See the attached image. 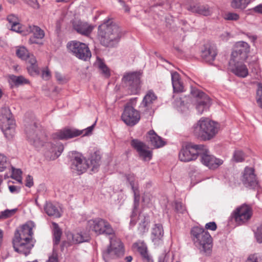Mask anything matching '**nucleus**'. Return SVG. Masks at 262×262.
Returning a JSON list of instances; mask_svg holds the SVG:
<instances>
[{
    "label": "nucleus",
    "mask_w": 262,
    "mask_h": 262,
    "mask_svg": "<svg viewBox=\"0 0 262 262\" xmlns=\"http://www.w3.org/2000/svg\"><path fill=\"white\" fill-rule=\"evenodd\" d=\"M25 132L28 141L36 148L45 146V155L50 160L57 158L63 150L62 145H56L51 142H47L46 135L38 128L35 121H32L30 123L26 121Z\"/></svg>",
    "instance_id": "obj_1"
},
{
    "label": "nucleus",
    "mask_w": 262,
    "mask_h": 262,
    "mask_svg": "<svg viewBox=\"0 0 262 262\" xmlns=\"http://www.w3.org/2000/svg\"><path fill=\"white\" fill-rule=\"evenodd\" d=\"M98 35L101 45L113 47L119 41L121 31L117 24L108 19L98 27Z\"/></svg>",
    "instance_id": "obj_2"
},
{
    "label": "nucleus",
    "mask_w": 262,
    "mask_h": 262,
    "mask_svg": "<svg viewBox=\"0 0 262 262\" xmlns=\"http://www.w3.org/2000/svg\"><path fill=\"white\" fill-rule=\"evenodd\" d=\"M219 129L217 123L204 118H201L192 128L193 135L204 141L213 138L218 133Z\"/></svg>",
    "instance_id": "obj_3"
},
{
    "label": "nucleus",
    "mask_w": 262,
    "mask_h": 262,
    "mask_svg": "<svg viewBox=\"0 0 262 262\" xmlns=\"http://www.w3.org/2000/svg\"><path fill=\"white\" fill-rule=\"evenodd\" d=\"M191 238L200 252L209 255L212 251V239L209 233L203 228L195 226L190 231Z\"/></svg>",
    "instance_id": "obj_4"
},
{
    "label": "nucleus",
    "mask_w": 262,
    "mask_h": 262,
    "mask_svg": "<svg viewBox=\"0 0 262 262\" xmlns=\"http://www.w3.org/2000/svg\"><path fill=\"white\" fill-rule=\"evenodd\" d=\"M1 116L3 123L2 129L5 137L10 140L14 136L15 121L8 107L5 106L1 109Z\"/></svg>",
    "instance_id": "obj_5"
},
{
    "label": "nucleus",
    "mask_w": 262,
    "mask_h": 262,
    "mask_svg": "<svg viewBox=\"0 0 262 262\" xmlns=\"http://www.w3.org/2000/svg\"><path fill=\"white\" fill-rule=\"evenodd\" d=\"M123 244L119 238L112 237L110 238V244L107 248L102 252L103 259L108 261L111 259L122 256L124 254Z\"/></svg>",
    "instance_id": "obj_6"
},
{
    "label": "nucleus",
    "mask_w": 262,
    "mask_h": 262,
    "mask_svg": "<svg viewBox=\"0 0 262 262\" xmlns=\"http://www.w3.org/2000/svg\"><path fill=\"white\" fill-rule=\"evenodd\" d=\"M87 227L97 235H112L114 230L111 224L105 220L97 217L88 221Z\"/></svg>",
    "instance_id": "obj_7"
},
{
    "label": "nucleus",
    "mask_w": 262,
    "mask_h": 262,
    "mask_svg": "<svg viewBox=\"0 0 262 262\" xmlns=\"http://www.w3.org/2000/svg\"><path fill=\"white\" fill-rule=\"evenodd\" d=\"M67 48L75 56L83 61H88L91 57V52L84 43L73 40L67 43Z\"/></svg>",
    "instance_id": "obj_8"
},
{
    "label": "nucleus",
    "mask_w": 262,
    "mask_h": 262,
    "mask_svg": "<svg viewBox=\"0 0 262 262\" xmlns=\"http://www.w3.org/2000/svg\"><path fill=\"white\" fill-rule=\"evenodd\" d=\"M141 76L140 72L127 73L124 75L122 81L131 94H136L140 90Z\"/></svg>",
    "instance_id": "obj_9"
},
{
    "label": "nucleus",
    "mask_w": 262,
    "mask_h": 262,
    "mask_svg": "<svg viewBox=\"0 0 262 262\" xmlns=\"http://www.w3.org/2000/svg\"><path fill=\"white\" fill-rule=\"evenodd\" d=\"M202 144H194L192 143L187 144L183 147L179 152V157L183 162H189L196 159L200 156Z\"/></svg>",
    "instance_id": "obj_10"
},
{
    "label": "nucleus",
    "mask_w": 262,
    "mask_h": 262,
    "mask_svg": "<svg viewBox=\"0 0 262 262\" xmlns=\"http://www.w3.org/2000/svg\"><path fill=\"white\" fill-rule=\"evenodd\" d=\"M249 52L250 46L248 43L243 41L236 42L229 63L232 64L233 62L245 61L248 57Z\"/></svg>",
    "instance_id": "obj_11"
},
{
    "label": "nucleus",
    "mask_w": 262,
    "mask_h": 262,
    "mask_svg": "<svg viewBox=\"0 0 262 262\" xmlns=\"http://www.w3.org/2000/svg\"><path fill=\"white\" fill-rule=\"evenodd\" d=\"M96 121L91 126L85 129L79 130L76 128H65L57 133V136L60 140H68L83 134V136H88L91 134Z\"/></svg>",
    "instance_id": "obj_12"
},
{
    "label": "nucleus",
    "mask_w": 262,
    "mask_h": 262,
    "mask_svg": "<svg viewBox=\"0 0 262 262\" xmlns=\"http://www.w3.org/2000/svg\"><path fill=\"white\" fill-rule=\"evenodd\" d=\"M191 94L196 98V109L200 114L207 111L211 105V100L205 93L195 88H192Z\"/></svg>",
    "instance_id": "obj_13"
},
{
    "label": "nucleus",
    "mask_w": 262,
    "mask_h": 262,
    "mask_svg": "<svg viewBox=\"0 0 262 262\" xmlns=\"http://www.w3.org/2000/svg\"><path fill=\"white\" fill-rule=\"evenodd\" d=\"M200 156L201 162L211 169L217 168L223 163L222 160L216 158L214 156L211 155L209 150L204 145H203Z\"/></svg>",
    "instance_id": "obj_14"
},
{
    "label": "nucleus",
    "mask_w": 262,
    "mask_h": 262,
    "mask_svg": "<svg viewBox=\"0 0 262 262\" xmlns=\"http://www.w3.org/2000/svg\"><path fill=\"white\" fill-rule=\"evenodd\" d=\"M252 209L251 206L244 204L237 207L233 213V217L238 224H243L251 217Z\"/></svg>",
    "instance_id": "obj_15"
},
{
    "label": "nucleus",
    "mask_w": 262,
    "mask_h": 262,
    "mask_svg": "<svg viewBox=\"0 0 262 262\" xmlns=\"http://www.w3.org/2000/svg\"><path fill=\"white\" fill-rule=\"evenodd\" d=\"M122 121L127 125L133 126L136 124L140 119L138 111L131 106H126L122 114Z\"/></svg>",
    "instance_id": "obj_16"
},
{
    "label": "nucleus",
    "mask_w": 262,
    "mask_h": 262,
    "mask_svg": "<svg viewBox=\"0 0 262 262\" xmlns=\"http://www.w3.org/2000/svg\"><path fill=\"white\" fill-rule=\"evenodd\" d=\"M71 168L74 172L81 174L85 171L90 166L89 161L85 160L83 157L76 154L71 159Z\"/></svg>",
    "instance_id": "obj_17"
},
{
    "label": "nucleus",
    "mask_w": 262,
    "mask_h": 262,
    "mask_svg": "<svg viewBox=\"0 0 262 262\" xmlns=\"http://www.w3.org/2000/svg\"><path fill=\"white\" fill-rule=\"evenodd\" d=\"M35 227V224L32 221L27 222L25 224L20 227L19 229L15 231L14 239H20L21 240H32L33 234L32 229Z\"/></svg>",
    "instance_id": "obj_18"
},
{
    "label": "nucleus",
    "mask_w": 262,
    "mask_h": 262,
    "mask_svg": "<svg viewBox=\"0 0 262 262\" xmlns=\"http://www.w3.org/2000/svg\"><path fill=\"white\" fill-rule=\"evenodd\" d=\"M13 246L14 250L17 253L28 255L34 246L32 240H21L20 239H13Z\"/></svg>",
    "instance_id": "obj_19"
},
{
    "label": "nucleus",
    "mask_w": 262,
    "mask_h": 262,
    "mask_svg": "<svg viewBox=\"0 0 262 262\" xmlns=\"http://www.w3.org/2000/svg\"><path fill=\"white\" fill-rule=\"evenodd\" d=\"M242 181L246 187L255 189L258 187L253 168H245Z\"/></svg>",
    "instance_id": "obj_20"
},
{
    "label": "nucleus",
    "mask_w": 262,
    "mask_h": 262,
    "mask_svg": "<svg viewBox=\"0 0 262 262\" xmlns=\"http://www.w3.org/2000/svg\"><path fill=\"white\" fill-rule=\"evenodd\" d=\"M157 97L152 90H149L143 98L141 103V108L142 110L146 111L149 115H151L154 113V108L152 107V104L157 101Z\"/></svg>",
    "instance_id": "obj_21"
},
{
    "label": "nucleus",
    "mask_w": 262,
    "mask_h": 262,
    "mask_svg": "<svg viewBox=\"0 0 262 262\" xmlns=\"http://www.w3.org/2000/svg\"><path fill=\"white\" fill-rule=\"evenodd\" d=\"M217 54L216 47L214 45L207 43L202 51L201 56L205 62L212 64Z\"/></svg>",
    "instance_id": "obj_22"
},
{
    "label": "nucleus",
    "mask_w": 262,
    "mask_h": 262,
    "mask_svg": "<svg viewBox=\"0 0 262 262\" xmlns=\"http://www.w3.org/2000/svg\"><path fill=\"white\" fill-rule=\"evenodd\" d=\"M133 247L139 253L143 262H153L151 256L148 253L147 246L143 242L138 241L134 243Z\"/></svg>",
    "instance_id": "obj_23"
},
{
    "label": "nucleus",
    "mask_w": 262,
    "mask_h": 262,
    "mask_svg": "<svg viewBox=\"0 0 262 262\" xmlns=\"http://www.w3.org/2000/svg\"><path fill=\"white\" fill-rule=\"evenodd\" d=\"M73 27L77 33L85 36L90 34L93 29V26L80 20H74Z\"/></svg>",
    "instance_id": "obj_24"
},
{
    "label": "nucleus",
    "mask_w": 262,
    "mask_h": 262,
    "mask_svg": "<svg viewBox=\"0 0 262 262\" xmlns=\"http://www.w3.org/2000/svg\"><path fill=\"white\" fill-rule=\"evenodd\" d=\"M164 235L163 226L160 223L155 224L151 229L150 238L155 245H159Z\"/></svg>",
    "instance_id": "obj_25"
},
{
    "label": "nucleus",
    "mask_w": 262,
    "mask_h": 262,
    "mask_svg": "<svg viewBox=\"0 0 262 262\" xmlns=\"http://www.w3.org/2000/svg\"><path fill=\"white\" fill-rule=\"evenodd\" d=\"M27 32V33H32L33 34V36L29 40V42L30 44H39L38 40L42 39L45 36L44 31L37 26H30L29 30Z\"/></svg>",
    "instance_id": "obj_26"
},
{
    "label": "nucleus",
    "mask_w": 262,
    "mask_h": 262,
    "mask_svg": "<svg viewBox=\"0 0 262 262\" xmlns=\"http://www.w3.org/2000/svg\"><path fill=\"white\" fill-rule=\"evenodd\" d=\"M243 61L233 62L229 64L231 68V71L237 76L240 77H246L248 74V70Z\"/></svg>",
    "instance_id": "obj_27"
},
{
    "label": "nucleus",
    "mask_w": 262,
    "mask_h": 262,
    "mask_svg": "<svg viewBox=\"0 0 262 262\" xmlns=\"http://www.w3.org/2000/svg\"><path fill=\"white\" fill-rule=\"evenodd\" d=\"M6 169L10 171L11 170V177L13 179L21 176L22 171L20 169H15L11 166L10 162L7 160V157L1 154V171Z\"/></svg>",
    "instance_id": "obj_28"
},
{
    "label": "nucleus",
    "mask_w": 262,
    "mask_h": 262,
    "mask_svg": "<svg viewBox=\"0 0 262 262\" xmlns=\"http://www.w3.org/2000/svg\"><path fill=\"white\" fill-rule=\"evenodd\" d=\"M147 138L151 145L154 148H160L165 145V142L160 136H158L153 130H150L148 132Z\"/></svg>",
    "instance_id": "obj_29"
},
{
    "label": "nucleus",
    "mask_w": 262,
    "mask_h": 262,
    "mask_svg": "<svg viewBox=\"0 0 262 262\" xmlns=\"http://www.w3.org/2000/svg\"><path fill=\"white\" fill-rule=\"evenodd\" d=\"M67 236L68 239L75 244L88 242L90 239L89 235L86 233L82 232L70 233Z\"/></svg>",
    "instance_id": "obj_30"
},
{
    "label": "nucleus",
    "mask_w": 262,
    "mask_h": 262,
    "mask_svg": "<svg viewBox=\"0 0 262 262\" xmlns=\"http://www.w3.org/2000/svg\"><path fill=\"white\" fill-rule=\"evenodd\" d=\"M171 81L174 92H182L183 91L184 86L181 81L180 75L177 72H171Z\"/></svg>",
    "instance_id": "obj_31"
},
{
    "label": "nucleus",
    "mask_w": 262,
    "mask_h": 262,
    "mask_svg": "<svg viewBox=\"0 0 262 262\" xmlns=\"http://www.w3.org/2000/svg\"><path fill=\"white\" fill-rule=\"evenodd\" d=\"M188 10L193 13H198L204 16H209L212 13L210 8L207 5H197L190 6Z\"/></svg>",
    "instance_id": "obj_32"
},
{
    "label": "nucleus",
    "mask_w": 262,
    "mask_h": 262,
    "mask_svg": "<svg viewBox=\"0 0 262 262\" xmlns=\"http://www.w3.org/2000/svg\"><path fill=\"white\" fill-rule=\"evenodd\" d=\"M30 65L27 66V69L29 74L32 76L39 74V70L37 64V61L34 56H31V58L27 61Z\"/></svg>",
    "instance_id": "obj_33"
},
{
    "label": "nucleus",
    "mask_w": 262,
    "mask_h": 262,
    "mask_svg": "<svg viewBox=\"0 0 262 262\" xmlns=\"http://www.w3.org/2000/svg\"><path fill=\"white\" fill-rule=\"evenodd\" d=\"M46 213L50 216L59 217L61 216L59 210L57 206L51 202H47L44 206Z\"/></svg>",
    "instance_id": "obj_34"
},
{
    "label": "nucleus",
    "mask_w": 262,
    "mask_h": 262,
    "mask_svg": "<svg viewBox=\"0 0 262 262\" xmlns=\"http://www.w3.org/2000/svg\"><path fill=\"white\" fill-rule=\"evenodd\" d=\"M100 156L96 152H94L87 160L89 161V163L90 164L89 168H91L92 171H95V170H97L100 165Z\"/></svg>",
    "instance_id": "obj_35"
},
{
    "label": "nucleus",
    "mask_w": 262,
    "mask_h": 262,
    "mask_svg": "<svg viewBox=\"0 0 262 262\" xmlns=\"http://www.w3.org/2000/svg\"><path fill=\"white\" fill-rule=\"evenodd\" d=\"M16 54L18 57L26 61L30 59L31 56H34L30 54L28 50L23 46L19 47L16 49Z\"/></svg>",
    "instance_id": "obj_36"
},
{
    "label": "nucleus",
    "mask_w": 262,
    "mask_h": 262,
    "mask_svg": "<svg viewBox=\"0 0 262 262\" xmlns=\"http://www.w3.org/2000/svg\"><path fill=\"white\" fill-rule=\"evenodd\" d=\"M251 0H231V6L234 9H244Z\"/></svg>",
    "instance_id": "obj_37"
},
{
    "label": "nucleus",
    "mask_w": 262,
    "mask_h": 262,
    "mask_svg": "<svg viewBox=\"0 0 262 262\" xmlns=\"http://www.w3.org/2000/svg\"><path fill=\"white\" fill-rule=\"evenodd\" d=\"M130 145L136 150L138 154L144 149L148 148V145L138 139H133L130 142Z\"/></svg>",
    "instance_id": "obj_38"
},
{
    "label": "nucleus",
    "mask_w": 262,
    "mask_h": 262,
    "mask_svg": "<svg viewBox=\"0 0 262 262\" xmlns=\"http://www.w3.org/2000/svg\"><path fill=\"white\" fill-rule=\"evenodd\" d=\"M149 223V220L148 217L144 216L140 222L138 228L140 234H143L148 231Z\"/></svg>",
    "instance_id": "obj_39"
},
{
    "label": "nucleus",
    "mask_w": 262,
    "mask_h": 262,
    "mask_svg": "<svg viewBox=\"0 0 262 262\" xmlns=\"http://www.w3.org/2000/svg\"><path fill=\"white\" fill-rule=\"evenodd\" d=\"M53 236H54V245H58L62 234V231L59 228L58 225L57 223H53Z\"/></svg>",
    "instance_id": "obj_40"
},
{
    "label": "nucleus",
    "mask_w": 262,
    "mask_h": 262,
    "mask_svg": "<svg viewBox=\"0 0 262 262\" xmlns=\"http://www.w3.org/2000/svg\"><path fill=\"white\" fill-rule=\"evenodd\" d=\"M97 65L98 68L101 71V74L106 78H108L110 76V71L106 64L103 61L100 59H97Z\"/></svg>",
    "instance_id": "obj_41"
},
{
    "label": "nucleus",
    "mask_w": 262,
    "mask_h": 262,
    "mask_svg": "<svg viewBox=\"0 0 262 262\" xmlns=\"http://www.w3.org/2000/svg\"><path fill=\"white\" fill-rule=\"evenodd\" d=\"M10 80L16 86H19L24 84L29 83V81L23 76L11 75L10 77Z\"/></svg>",
    "instance_id": "obj_42"
},
{
    "label": "nucleus",
    "mask_w": 262,
    "mask_h": 262,
    "mask_svg": "<svg viewBox=\"0 0 262 262\" xmlns=\"http://www.w3.org/2000/svg\"><path fill=\"white\" fill-rule=\"evenodd\" d=\"M139 157L144 161H149L151 159L152 152L149 149V147L142 150L138 154Z\"/></svg>",
    "instance_id": "obj_43"
},
{
    "label": "nucleus",
    "mask_w": 262,
    "mask_h": 262,
    "mask_svg": "<svg viewBox=\"0 0 262 262\" xmlns=\"http://www.w3.org/2000/svg\"><path fill=\"white\" fill-rule=\"evenodd\" d=\"M256 101L258 106L262 109V83H261L257 84Z\"/></svg>",
    "instance_id": "obj_44"
},
{
    "label": "nucleus",
    "mask_w": 262,
    "mask_h": 262,
    "mask_svg": "<svg viewBox=\"0 0 262 262\" xmlns=\"http://www.w3.org/2000/svg\"><path fill=\"white\" fill-rule=\"evenodd\" d=\"M245 158V155L243 152V151L241 150H236L234 151L233 156V160L236 162H243Z\"/></svg>",
    "instance_id": "obj_45"
},
{
    "label": "nucleus",
    "mask_w": 262,
    "mask_h": 262,
    "mask_svg": "<svg viewBox=\"0 0 262 262\" xmlns=\"http://www.w3.org/2000/svg\"><path fill=\"white\" fill-rule=\"evenodd\" d=\"M134 192V210H136L139 206V203L140 200V191L139 190V189H135L133 190Z\"/></svg>",
    "instance_id": "obj_46"
},
{
    "label": "nucleus",
    "mask_w": 262,
    "mask_h": 262,
    "mask_svg": "<svg viewBox=\"0 0 262 262\" xmlns=\"http://www.w3.org/2000/svg\"><path fill=\"white\" fill-rule=\"evenodd\" d=\"M246 262H262V256L258 253L251 254L248 257Z\"/></svg>",
    "instance_id": "obj_47"
},
{
    "label": "nucleus",
    "mask_w": 262,
    "mask_h": 262,
    "mask_svg": "<svg viewBox=\"0 0 262 262\" xmlns=\"http://www.w3.org/2000/svg\"><path fill=\"white\" fill-rule=\"evenodd\" d=\"M224 18L227 20L237 21L239 19V15L236 13L227 12L224 14Z\"/></svg>",
    "instance_id": "obj_48"
},
{
    "label": "nucleus",
    "mask_w": 262,
    "mask_h": 262,
    "mask_svg": "<svg viewBox=\"0 0 262 262\" xmlns=\"http://www.w3.org/2000/svg\"><path fill=\"white\" fill-rule=\"evenodd\" d=\"M17 209H6L1 211V219H7L12 216L17 211Z\"/></svg>",
    "instance_id": "obj_49"
},
{
    "label": "nucleus",
    "mask_w": 262,
    "mask_h": 262,
    "mask_svg": "<svg viewBox=\"0 0 262 262\" xmlns=\"http://www.w3.org/2000/svg\"><path fill=\"white\" fill-rule=\"evenodd\" d=\"M11 30L21 34L23 35H26L27 33L23 29V27L19 23L11 25Z\"/></svg>",
    "instance_id": "obj_50"
},
{
    "label": "nucleus",
    "mask_w": 262,
    "mask_h": 262,
    "mask_svg": "<svg viewBox=\"0 0 262 262\" xmlns=\"http://www.w3.org/2000/svg\"><path fill=\"white\" fill-rule=\"evenodd\" d=\"M255 236L258 243H262V223L257 228Z\"/></svg>",
    "instance_id": "obj_51"
},
{
    "label": "nucleus",
    "mask_w": 262,
    "mask_h": 262,
    "mask_svg": "<svg viewBox=\"0 0 262 262\" xmlns=\"http://www.w3.org/2000/svg\"><path fill=\"white\" fill-rule=\"evenodd\" d=\"M126 179L128 182L129 183L130 185L131 186L132 190L138 189V187L135 185V179L133 174L127 175L126 176Z\"/></svg>",
    "instance_id": "obj_52"
},
{
    "label": "nucleus",
    "mask_w": 262,
    "mask_h": 262,
    "mask_svg": "<svg viewBox=\"0 0 262 262\" xmlns=\"http://www.w3.org/2000/svg\"><path fill=\"white\" fill-rule=\"evenodd\" d=\"M7 19L11 25L19 22L18 18L14 14L9 15L7 17Z\"/></svg>",
    "instance_id": "obj_53"
},
{
    "label": "nucleus",
    "mask_w": 262,
    "mask_h": 262,
    "mask_svg": "<svg viewBox=\"0 0 262 262\" xmlns=\"http://www.w3.org/2000/svg\"><path fill=\"white\" fill-rule=\"evenodd\" d=\"M55 77L58 83L64 84L67 82V79L59 73H56Z\"/></svg>",
    "instance_id": "obj_54"
},
{
    "label": "nucleus",
    "mask_w": 262,
    "mask_h": 262,
    "mask_svg": "<svg viewBox=\"0 0 262 262\" xmlns=\"http://www.w3.org/2000/svg\"><path fill=\"white\" fill-rule=\"evenodd\" d=\"M33 179L30 175H28L26 179L25 185L28 187H31L33 185Z\"/></svg>",
    "instance_id": "obj_55"
},
{
    "label": "nucleus",
    "mask_w": 262,
    "mask_h": 262,
    "mask_svg": "<svg viewBox=\"0 0 262 262\" xmlns=\"http://www.w3.org/2000/svg\"><path fill=\"white\" fill-rule=\"evenodd\" d=\"M216 225L214 222L208 223L205 225V228L206 229L211 230L212 231H215L216 229Z\"/></svg>",
    "instance_id": "obj_56"
},
{
    "label": "nucleus",
    "mask_w": 262,
    "mask_h": 262,
    "mask_svg": "<svg viewBox=\"0 0 262 262\" xmlns=\"http://www.w3.org/2000/svg\"><path fill=\"white\" fill-rule=\"evenodd\" d=\"M176 209L179 212L183 213L185 210V207L180 202L176 203Z\"/></svg>",
    "instance_id": "obj_57"
},
{
    "label": "nucleus",
    "mask_w": 262,
    "mask_h": 262,
    "mask_svg": "<svg viewBox=\"0 0 262 262\" xmlns=\"http://www.w3.org/2000/svg\"><path fill=\"white\" fill-rule=\"evenodd\" d=\"M47 262H58L57 254L53 253L52 255L49 256Z\"/></svg>",
    "instance_id": "obj_58"
},
{
    "label": "nucleus",
    "mask_w": 262,
    "mask_h": 262,
    "mask_svg": "<svg viewBox=\"0 0 262 262\" xmlns=\"http://www.w3.org/2000/svg\"><path fill=\"white\" fill-rule=\"evenodd\" d=\"M41 77L45 80H48L50 77V72L49 70H47L43 71L42 72Z\"/></svg>",
    "instance_id": "obj_59"
},
{
    "label": "nucleus",
    "mask_w": 262,
    "mask_h": 262,
    "mask_svg": "<svg viewBox=\"0 0 262 262\" xmlns=\"http://www.w3.org/2000/svg\"><path fill=\"white\" fill-rule=\"evenodd\" d=\"M26 3L31 6L36 8L38 7V4H37V0H24Z\"/></svg>",
    "instance_id": "obj_60"
},
{
    "label": "nucleus",
    "mask_w": 262,
    "mask_h": 262,
    "mask_svg": "<svg viewBox=\"0 0 262 262\" xmlns=\"http://www.w3.org/2000/svg\"><path fill=\"white\" fill-rule=\"evenodd\" d=\"M119 3L122 7L124 9L125 12H128L129 11L130 9L129 7L126 5L125 2L123 0H119Z\"/></svg>",
    "instance_id": "obj_61"
},
{
    "label": "nucleus",
    "mask_w": 262,
    "mask_h": 262,
    "mask_svg": "<svg viewBox=\"0 0 262 262\" xmlns=\"http://www.w3.org/2000/svg\"><path fill=\"white\" fill-rule=\"evenodd\" d=\"M9 189L11 192L14 193L15 192H18L19 189H17V187L15 186L10 185L9 186Z\"/></svg>",
    "instance_id": "obj_62"
},
{
    "label": "nucleus",
    "mask_w": 262,
    "mask_h": 262,
    "mask_svg": "<svg viewBox=\"0 0 262 262\" xmlns=\"http://www.w3.org/2000/svg\"><path fill=\"white\" fill-rule=\"evenodd\" d=\"M134 212H135V211H133V213L130 216L131 219H130V226H134L136 223V222L135 220L134 219Z\"/></svg>",
    "instance_id": "obj_63"
},
{
    "label": "nucleus",
    "mask_w": 262,
    "mask_h": 262,
    "mask_svg": "<svg viewBox=\"0 0 262 262\" xmlns=\"http://www.w3.org/2000/svg\"><path fill=\"white\" fill-rule=\"evenodd\" d=\"M255 12L262 13V5L257 6L254 8Z\"/></svg>",
    "instance_id": "obj_64"
}]
</instances>
